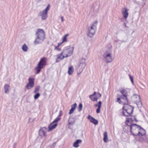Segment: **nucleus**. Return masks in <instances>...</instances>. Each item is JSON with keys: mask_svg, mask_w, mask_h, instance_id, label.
<instances>
[{"mask_svg": "<svg viewBox=\"0 0 148 148\" xmlns=\"http://www.w3.org/2000/svg\"><path fill=\"white\" fill-rule=\"evenodd\" d=\"M10 85L8 84H5L4 86V92L5 93H8L9 91Z\"/></svg>", "mask_w": 148, "mask_h": 148, "instance_id": "a211bd4d", "label": "nucleus"}, {"mask_svg": "<svg viewBox=\"0 0 148 148\" xmlns=\"http://www.w3.org/2000/svg\"><path fill=\"white\" fill-rule=\"evenodd\" d=\"M56 144V142H54L51 146L50 148H54Z\"/></svg>", "mask_w": 148, "mask_h": 148, "instance_id": "72a5a7b5", "label": "nucleus"}, {"mask_svg": "<svg viewBox=\"0 0 148 148\" xmlns=\"http://www.w3.org/2000/svg\"><path fill=\"white\" fill-rule=\"evenodd\" d=\"M62 111L61 110L60 111L59 114L58 116V117H60L62 115Z\"/></svg>", "mask_w": 148, "mask_h": 148, "instance_id": "f704fd0d", "label": "nucleus"}, {"mask_svg": "<svg viewBox=\"0 0 148 148\" xmlns=\"http://www.w3.org/2000/svg\"><path fill=\"white\" fill-rule=\"evenodd\" d=\"M52 123H51L48 127L49 129L48 130V132H50L53 130L55 129L57 126L58 124L57 123H56L54 125H53Z\"/></svg>", "mask_w": 148, "mask_h": 148, "instance_id": "2eb2a0df", "label": "nucleus"}, {"mask_svg": "<svg viewBox=\"0 0 148 148\" xmlns=\"http://www.w3.org/2000/svg\"><path fill=\"white\" fill-rule=\"evenodd\" d=\"M73 49V47L64 48L62 53L65 58L69 57L72 54Z\"/></svg>", "mask_w": 148, "mask_h": 148, "instance_id": "0eeeda50", "label": "nucleus"}, {"mask_svg": "<svg viewBox=\"0 0 148 148\" xmlns=\"http://www.w3.org/2000/svg\"><path fill=\"white\" fill-rule=\"evenodd\" d=\"M65 57L61 52L60 54L57 55L56 62H59L60 61L63 59Z\"/></svg>", "mask_w": 148, "mask_h": 148, "instance_id": "f8f14e48", "label": "nucleus"}, {"mask_svg": "<svg viewBox=\"0 0 148 148\" xmlns=\"http://www.w3.org/2000/svg\"><path fill=\"white\" fill-rule=\"evenodd\" d=\"M68 36V34H66L64 36V38H63V41H62V42H65L67 41L66 37Z\"/></svg>", "mask_w": 148, "mask_h": 148, "instance_id": "2f4dec72", "label": "nucleus"}, {"mask_svg": "<svg viewBox=\"0 0 148 148\" xmlns=\"http://www.w3.org/2000/svg\"><path fill=\"white\" fill-rule=\"evenodd\" d=\"M54 50H57L58 51H60L61 50V49L60 48H59L58 47H57L56 49L55 47V48L54 49Z\"/></svg>", "mask_w": 148, "mask_h": 148, "instance_id": "4c0bfd02", "label": "nucleus"}, {"mask_svg": "<svg viewBox=\"0 0 148 148\" xmlns=\"http://www.w3.org/2000/svg\"><path fill=\"white\" fill-rule=\"evenodd\" d=\"M22 49L23 51H27L28 50V48L25 44H24L22 47Z\"/></svg>", "mask_w": 148, "mask_h": 148, "instance_id": "b1692460", "label": "nucleus"}, {"mask_svg": "<svg viewBox=\"0 0 148 148\" xmlns=\"http://www.w3.org/2000/svg\"><path fill=\"white\" fill-rule=\"evenodd\" d=\"M101 102L99 101L98 103V108L97 109L96 112L97 113H99L100 112V110L101 107Z\"/></svg>", "mask_w": 148, "mask_h": 148, "instance_id": "4be33fe9", "label": "nucleus"}, {"mask_svg": "<svg viewBox=\"0 0 148 148\" xmlns=\"http://www.w3.org/2000/svg\"><path fill=\"white\" fill-rule=\"evenodd\" d=\"M92 97H91V99L92 101H96L97 100V98L95 97L92 98Z\"/></svg>", "mask_w": 148, "mask_h": 148, "instance_id": "473e14b6", "label": "nucleus"}, {"mask_svg": "<svg viewBox=\"0 0 148 148\" xmlns=\"http://www.w3.org/2000/svg\"><path fill=\"white\" fill-rule=\"evenodd\" d=\"M124 26H125V27H127V26H126V24L125 23H124Z\"/></svg>", "mask_w": 148, "mask_h": 148, "instance_id": "a19ab883", "label": "nucleus"}, {"mask_svg": "<svg viewBox=\"0 0 148 148\" xmlns=\"http://www.w3.org/2000/svg\"><path fill=\"white\" fill-rule=\"evenodd\" d=\"M137 105V106L138 108L141 107L142 106V102L140 100V99H139V100L136 102H134Z\"/></svg>", "mask_w": 148, "mask_h": 148, "instance_id": "a878e982", "label": "nucleus"}, {"mask_svg": "<svg viewBox=\"0 0 148 148\" xmlns=\"http://www.w3.org/2000/svg\"><path fill=\"white\" fill-rule=\"evenodd\" d=\"M60 119L61 118H60L58 117L52 122V123H54L57 122L58 121H59Z\"/></svg>", "mask_w": 148, "mask_h": 148, "instance_id": "7c9ffc66", "label": "nucleus"}, {"mask_svg": "<svg viewBox=\"0 0 148 148\" xmlns=\"http://www.w3.org/2000/svg\"><path fill=\"white\" fill-rule=\"evenodd\" d=\"M47 128L45 127L41 128L39 130V134L40 136H44L46 137V132H47Z\"/></svg>", "mask_w": 148, "mask_h": 148, "instance_id": "9d476101", "label": "nucleus"}, {"mask_svg": "<svg viewBox=\"0 0 148 148\" xmlns=\"http://www.w3.org/2000/svg\"><path fill=\"white\" fill-rule=\"evenodd\" d=\"M88 119L91 123H92L95 125H97L98 124V121L93 117L90 115H88Z\"/></svg>", "mask_w": 148, "mask_h": 148, "instance_id": "9b49d317", "label": "nucleus"}, {"mask_svg": "<svg viewBox=\"0 0 148 148\" xmlns=\"http://www.w3.org/2000/svg\"><path fill=\"white\" fill-rule=\"evenodd\" d=\"M61 18L62 22H63L64 21L63 17L62 16H61Z\"/></svg>", "mask_w": 148, "mask_h": 148, "instance_id": "58836bf2", "label": "nucleus"}, {"mask_svg": "<svg viewBox=\"0 0 148 148\" xmlns=\"http://www.w3.org/2000/svg\"><path fill=\"white\" fill-rule=\"evenodd\" d=\"M130 79L132 83V84H133V78L132 77V76L130 75Z\"/></svg>", "mask_w": 148, "mask_h": 148, "instance_id": "c9c22d12", "label": "nucleus"}, {"mask_svg": "<svg viewBox=\"0 0 148 148\" xmlns=\"http://www.w3.org/2000/svg\"><path fill=\"white\" fill-rule=\"evenodd\" d=\"M36 94L34 96V98L35 99H37L38 97L40 96V94L38 93H35Z\"/></svg>", "mask_w": 148, "mask_h": 148, "instance_id": "c85d7f7f", "label": "nucleus"}, {"mask_svg": "<svg viewBox=\"0 0 148 148\" xmlns=\"http://www.w3.org/2000/svg\"><path fill=\"white\" fill-rule=\"evenodd\" d=\"M68 123L69 125H73L75 123V120L74 119L72 118H69L68 119Z\"/></svg>", "mask_w": 148, "mask_h": 148, "instance_id": "5701e85b", "label": "nucleus"}, {"mask_svg": "<svg viewBox=\"0 0 148 148\" xmlns=\"http://www.w3.org/2000/svg\"><path fill=\"white\" fill-rule=\"evenodd\" d=\"M36 37L34 43L37 44L42 42L45 38V33L44 31L40 29H38L36 33Z\"/></svg>", "mask_w": 148, "mask_h": 148, "instance_id": "7ed1b4c3", "label": "nucleus"}, {"mask_svg": "<svg viewBox=\"0 0 148 148\" xmlns=\"http://www.w3.org/2000/svg\"><path fill=\"white\" fill-rule=\"evenodd\" d=\"M47 60V58L45 57L40 59L35 69L36 70V74H38L40 72L41 69L43 68L44 65H45Z\"/></svg>", "mask_w": 148, "mask_h": 148, "instance_id": "20e7f679", "label": "nucleus"}, {"mask_svg": "<svg viewBox=\"0 0 148 148\" xmlns=\"http://www.w3.org/2000/svg\"><path fill=\"white\" fill-rule=\"evenodd\" d=\"M49 7L50 5L48 4L44 10L40 12L39 15L41 16L42 20H45L47 18V12L49 10Z\"/></svg>", "mask_w": 148, "mask_h": 148, "instance_id": "1a4fd4ad", "label": "nucleus"}, {"mask_svg": "<svg viewBox=\"0 0 148 148\" xmlns=\"http://www.w3.org/2000/svg\"><path fill=\"white\" fill-rule=\"evenodd\" d=\"M104 137L103 140L105 143H107L108 141V134L106 132H105L103 133Z\"/></svg>", "mask_w": 148, "mask_h": 148, "instance_id": "aec40b11", "label": "nucleus"}, {"mask_svg": "<svg viewBox=\"0 0 148 148\" xmlns=\"http://www.w3.org/2000/svg\"><path fill=\"white\" fill-rule=\"evenodd\" d=\"M97 21L94 22L88 28V35L90 37H92L95 33L97 29Z\"/></svg>", "mask_w": 148, "mask_h": 148, "instance_id": "423d86ee", "label": "nucleus"}, {"mask_svg": "<svg viewBox=\"0 0 148 148\" xmlns=\"http://www.w3.org/2000/svg\"><path fill=\"white\" fill-rule=\"evenodd\" d=\"M85 62L86 60L84 58H82L80 60L79 65L77 69V71L79 73H82L85 68L86 65Z\"/></svg>", "mask_w": 148, "mask_h": 148, "instance_id": "6e6552de", "label": "nucleus"}, {"mask_svg": "<svg viewBox=\"0 0 148 148\" xmlns=\"http://www.w3.org/2000/svg\"><path fill=\"white\" fill-rule=\"evenodd\" d=\"M62 42L61 43H58L57 46H55L56 49L57 47H58L62 44Z\"/></svg>", "mask_w": 148, "mask_h": 148, "instance_id": "e433bc0d", "label": "nucleus"}, {"mask_svg": "<svg viewBox=\"0 0 148 148\" xmlns=\"http://www.w3.org/2000/svg\"><path fill=\"white\" fill-rule=\"evenodd\" d=\"M95 106H98V104H95Z\"/></svg>", "mask_w": 148, "mask_h": 148, "instance_id": "79ce46f5", "label": "nucleus"}, {"mask_svg": "<svg viewBox=\"0 0 148 148\" xmlns=\"http://www.w3.org/2000/svg\"><path fill=\"white\" fill-rule=\"evenodd\" d=\"M29 84H33L34 85V79L33 78H29Z\"/></svg>", "mask_w": 148, "mask_h": 148, "instance_id": "bb28decb", "label": "nucleus"}, {"mask_svg": "<svg viewBox=\"0 0 148 148\" xmlns=\"http://www.w3.org/2000/svg\"><path fill=\"white\" fill-rule=\"evenodd\" d=\"M128 10L126 8H124L122 9V14L125 18H126L128 16Z\"/></svg>", "mask_w": 148, "mask_h": 148, "instance_id": "ddd939ff", "label": "nucleus"}, {"mask_svg": "<svg viewBox=\"0 0 148 148\" xmlns=\"http://www.w3.org/2000/svg\"><path fill=\"white\" fill-rule=\"evenodd\" d=\"M141 88L143 89H144L145 88V87L143 86Z\"/></svg>", "mask_w": 148, "mask_h": 148, "instance_id": "ea45409f", "label": "nucleus"}, {"mask_svg": "<svg viewBox=\"0 0 148 148\" xmlns=\"http://www.w3.org/2000/svg\"><path fill=\"white\" fill-rule=\"evenodd\" d=\"M31 119V118H29V122H28V123H29V121H30V120Z\"/></svg>", "mask_w": 148, "mask_h": 148, "instance_id": "37998d69", "label": "nucleus"}, {"mask_svg": "<svg viewBox=\"0 0 148 148\" xmlns=\"http://www.w3.org/2000/svg\"><path fill=\"white\" fill-rule=\"evenodd\" d=\"M77 104L76 103H75L74 104L71 106V108L70 110L69 111V114H71L73 113L74 111L76 108Z\"/></svg>", "mask_w": 148, "mask_h": 148, "instance_id": "dca6fc26", "label": "nucleus"}, {"mask_svg": "<svg viewBox=\"0 0 148 148\" xmlns=\"http://www.w3.org/2000/svg\"><path fill=\"white\" fill-rule=\"evenodd\" d=\"M126 121H127L128 122L129 121H127V120Z\"/></svg>", "mask_w": 148, "mask_h": 148, "instance_id": "c03bdc74", "label": "nucleus"}, {"mask_svg": "<svg viewBox=\"0 0 148 148\" xmlns=\"http://www.w3.org/2000/svg\"><path fill=\"white\" fill-rule=\"evenodd\" d=\"M127 127H129L131 133L133 135L139 136V140L140 142H143L146 140L145 130L140 126L136 124H132L130 125L127 123Z\"/></svg>", "mask_w": 148, "mask_h": 148, "instance_id": "f03ea898", "label": "nucleus"}, {"mask_svg": "<svg viewBox=\"0 0 148 148\" xmlns=\"http://www.w3.org/2000/svg\"><path fill=\"white\" fill-rule=\"evenodd\" d=\"M40 89V87L39 86H37L36 87L34 90V92L35 93H36Z\"/></svg>", "mask_w": 148, "mask_h": 148, "instance_id": "c756f323", "label": "nucleus"}, {"mask_svg": "<svg viewBox=\"0 0 148 148\" xmlns=\"http://www.w3.org/2000/svg\"><path fill=\"white\" fill-rule=\"evenodd\" d=\"M111 51H106L103 55V57L105 62L107 63L111 62L114 60Z\"/></svg>", "mask_w": 148, "mask_h": 148, "instance_id": "39448f33", "label": "nucleus"}, {"mask_svg": "<svg viewBox=\"0 0 148 148\" xmlns=\"http://www.w3.org/2000/svg\"><path fill=\"white\" fill-rule=\"evenodd\" d=\"M120 92L123 96L118 98L117 101L120 104H123L124 105L123 106V114L125 116H128L132 114L133 108L132 106L127 104L128 103L127 97V91L123 90H121Z\"/></svg>", "mask_w": 148, "mask_h": 148, "instance_id": "f257e3e1", "label": "nucleus"}, {"mask_svg": "<svg viewBox=\"0 0 148 148\" xmlns=\"http://www.w3.org/2000/svg\"><path fill=\"white\" fill-rule=\"evenodd\" d=\"M82 107L83 106L82 104L81 103H80L78 108V111L80 112L82 110Z\"/></svg>", "mask_w": 148, "mask_h": 148, "instance_id": "cd10ccee", "label": "nucleus"}, {"mask_svg": "<svg viewBox=\"0 0 148 148\" xmlns=\"http://www.w3.org/2000/svg\"><path fill=\"white\" fill-rule=\"evenodd\" d=\"M140 99L139 96L136 95H134L132 97V100L134 103L139 101Z\"/></svg>", "mask_w": 148, "mask_h": 148, "instance_id": "4468645a", "label": "nucleus"}, {"mask_svg": "<svg viewBox=\"0 0 148 148\" xmlns=\"http://www.w3.org/2000/svg\"><path fill=\"white\" fill-rule=\"evenodd\" d=\"M34 85H33V84H31L27 83L26 86L25 87L27 89H29L33 88L34 87Z\"/></svg>", "mask_w": 148, "mask_h": 148, "instance_id": "393cba45", "label": "nucleus"}, {"mask_svg": "<svg viewBox=\"0 0 148 148\" xmlns=\"http://www.w3.org/2000/svg\"><path fill=\"white\" fill-rule=\"evenodd\" d=\"M82 142V141L81 140H77L74 143L73 146L75 147H78L79 146V144L81 143Z\"/></svg>", "mask_w": 148, "mask_h": 148, "instance_id": "f3484780", "label": "nucleus"}, {"mask_svg": "<svg viewBox=\"0 0 148 148\" xmlns=\"http://www.w3.org/2000/svg\"><path fill=\"white\" fill-rule=\"evenodd\" d=\"M94 96H95L97 99L101 97V95L99 93H97L95 92L93 95L90 96V99H91V97Z\"/></svg>", "mask_w": 148, "mask_h": 148, "instance_id": "6ab92c4d", "label": "nucleus"}, {"mask_svg": "<svg viewBox=\"0 0 148 148\" xmlns=\"http://www.w3.org/2000/svg\"><path fill=\"white\" fill-rule=\"evenodd\" d=\"M13 148H15V147H14Z\"/></svg>", "mask_w": 148, "mask_h": 148, "instance_id": "a18cd8bd", "label": "nucleus"}, {"mask_svg": "<svg viewBox=\"0 0 148 148\" xmlns=\"http://www.w3.org/2000/svg\"><path fill=\"white\" fill-rule=\"evenodd\" d=\"M73 72V66L70 67L69 68L68 73L69 75H72Z\"/></svg>", "mask_w": 148, "mask_h": 148, "instance_id": "412c9836", "label": "nucleus"}]
</instances>
